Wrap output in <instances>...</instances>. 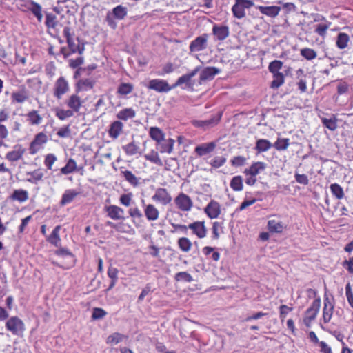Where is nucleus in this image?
<instances>
[{
  "instance_id": "1",
  "label": "nucleus",
  "mask_w": 353,
  "mask_h": 353,
  "mask_svg": "<svg viewBox=\"0 0 353 353\" xmlns=\"http://www.w3.org/2000/svg\"><path fill=\"white\" fill-rule=\"evenodd\" d=\"M76 91L75 93L70 95L65 101V104L68 109L64 110L60 108H54L55 116L61 121L65 120L72 117L75 113L79 112L84 103V99H82Z\"/></svg>"
},
{
  "instance_id": "2",
  "label": "nucleus",
  "mask_w": 353,
  "mask_h": 353,
  "mask_svg": "<svg viewBox=\"0 0 353 353\" xmlns=\"http://www.w3.org/2000/svg\"><path fill=\"white\" fill-rule=\"evenodd\" d=\"M63 36L66 38V41L70 52H65V48H62L61 50V53L65 57H68L70 54L78 52L82 54L84 50V48L80 46L79 40L78 38L74 39L73 37L74 32L72 29L69 26H65L63 31Z\"/></svg>"
},
{
  "instance_id": "3",
  "label": "nucleus",
  "mask_w": 353,
  "mask_h": 353,
  "mask_svg": "<svg viewBox=\"0 0 353 353\" xmlns=\"http://www.w3.org/2000/svg\"><path fill=\"white\" fill-rule=\"evenodd\" d=\"M19 8L23 12H30L41 23L43 20L41 6L33 0H19Z\"/></svg>"
},
{
  "instance_id": "4",
  "label": "nucleus",
  "mask_w": 353,
  "mask_h": 353,
  "mask_svg": "<svg viewBox=\"0 0 353 353\" xmlns=\"http://www.w3.org/2000/svg\"><path fill=\"white\" fill-rule=\"evenodd\" d=\"M5 326L8 331L16 336H22L26 330L24 323L17 316H13L8 318L6 322Z\"/></svg>"
},
{
  "instance_id": "5",
  "label": "nucleus",
  "mask_w": 353,
  "mask_h": 353,
  "mask_svg": "<svg viewBox=\"0 0 353 353\" xmlns=\"http://www.w3.org/2000/svg\"><path fill=\"white\" fill-rule=\"evenodd\" d=\"M70 91V84L64 77H59L54 82L52 88L53 97L58 101Z\"/></svg>"
},
{
  "instance_id": "6",
  "label": "nucleus",
  "mask_w": 353,
  "mask_h": 353,
  "mask_svg": "<svg viewBox=\"0 0 353 353\" xmlns=\"http://www.w3.org/2000/svg\"><path fill=\"white\" fill-rule=\"evenodd\" d=\"M48 141V136L46 133L41 132L37 133L29 146V151L31 154H36L44 149Z\"/></svg>"
},
{
  "instance_id": "7",
  "label": "nucleus",
  "mask_w": 353,
  "mask_h": 353,
  "mask_svg": "<svg viewBox=\"0 0 353 353\" xmlns=\"http://www.w3.org/2000/svg\"><path fill=\"white\" fill-rule=\"evenodd\" d=\"M254 6L252 0H235V3L232 7V12L235 18L239 19L245 16V9H250Z\"/></svg>"
},
{
  "instance_id": "8",
  "label": "nucleus",
  "mask_w": 353,
  "mask_h": 353,
  "mask_svg": "<svg viewBox=\"0 0 353 353\" xmlns=\"http://www.w3.org/2000/svg\"><path fill=\"white\" fill-rule=\"evenodd\" d=\"M208 39L209 34L207 33L196 37L190 43V52L195 53L206 50L208 46Z\"/></svg>"
},
{
  "instance_id": "9",
  "label": "nucleus",
  "mask_w": 353,
  "mask_h": 353,
  "mask_svg": "<svg viewBox=\"0 0 353 353\" xmlns=\"http://www.w3.org/2000/svg\"><path fill=\"white\" fill-rule=\"evenodd\" d=\"M321 307V298L317 296L313 301L312 305L307 308L305 313L303 322L306 326H309L312 321H314Z\"/></svg>"
},
{
  "instance_id": "10",
  "label": "nucleus",
  "mask_w": 353,
  "mask_h": 353,
  "mask_svg": "<svg viewBox=\"0 0 353 353\" xmlns=\"http://www.w3.org/2000/svg\"><path fill=\"white\" fill-rule=\"evenodd\" d=\"M58 249L54 250V253L58 256L68 259V265L65 268L73 267L75 264V256L67 248H63L59 245ZM52 263L57 267L65 268V267L59 265L57 262L52 261Z\"/></svg>"
},
{
  "instance_id": "11",
  "label": "nucleus",
  "mask_w": 353,
  "mask_h": 353,
  "mask_svg": "<svg viewBox=\"0 0 353 353\" xmlns=\"http://www.w3.org/2000/svg\"><path fill=\"white\" fill-rule=\"evenodd\" d=\"M147 88L157 92H168L173 89L165 80L155 79L148 82Z\"/></svg>"
},
{
  "instance_id": "12",
  "label": "nucleus",
  "mask_w": 353,
  "mask_h": 353,
  "mask_svg": "<svg viewBox=\"0 0 353 353\" xmlns=\"http://www.w3.org/2000/svg\"><path fill=\"white\" fill-rule=\"evenodd\" d=\"M177 208L183 212L190 211L193 205L192 199L189 196L184 193L179 194L174 200Z\"/></svg>"
},
{
  "instance_id": "13",
  "label": "nucleus",
  "mask_w": 353,
  "mask_h": 353,
  "mask_svg": "<svg viewBox=\"0 0 353 353\" xmlns=\"http://www.w3.org/2000/svg\"><path fill=\"white\" fill-rule=\"evenodd\" d=\"M152 199L163 205H166L171 202L172 196L165 188H159L156 190Z\"/></svg>"
},
{
  "instance_id": "14",
  "label": "nucleus",
  "mask_w": 353,
  "mask_h": 353,
  "mask_svg": "<svg viewBox=\"0 0 353 353\" xmlns=\"http://www.w3.org/2000/svg\"><path fill=\"white\" fill-rule=\"evenodd\" d=\"M212 33L216 40L223 41L229 37L230 29L228 26L214 24L212 29Z\"/></svg>"
},
{
  "instance_id": "15",
  "label": "nucleus",
  "mask_w": 353,
  "mask_h": 353,
  "mask_svg": "<svg viewBox=\"0 0 353 353\" xmlns=\"http://www.w3.org/2000/svg\"><path fill=\"white\" fill-rule=\"evenodd\" d=\"M29 92L25 85H21L17 91L13 92L11 94L12 103H23L29 99Z\"/></svg>"
},
{
  "instance_id": "16",
  "label": "nucleus",
  "mask_w": 353,
  "mask_h": 353,
  "mask_svg": "<svg viewBox=\"0 0 353 353\" xmlns=\"http://www.w3.org/2000/svg\"><path fill=\"white\" fill-rule=\"evenodd\" d=\"M221 118V114H219L216 116H213L212 118L208 120H195L192 121V124L195 127L207 129L219 123Z\"/></svg>"
},
{
  "instance_id": "17",
  "label": "nucleus",
  "mask_w": 353,
  "mask_h": 353,
  "mask_svg": "<svg viewBox=\"0 0 353 353\" xmlns=\"http://www.w3.org/2000/svg\"><path fill=\"white\" fill-rule=\"evenodd\" d=\"M188 228L199 239H203L206 236L207 229L203 221H195L190 223Z\"/></svg>"
},
{
  "instance_id": "18",
  "label": "nucleus",
  "mask_w": 353,
  "mask_h": 353,
  "mask_svg": "<svg viewBox=\"0 0 353 353\" xmlns=\"http://www.w3.org/2000/svg\"><path fill=\"white\" fill-rule=\"evenodd\" d=\"M199 69L195 68L190 73L185 74L180 77L176 83L172 85L173 88L179 86L183 83H185L188 88H192L194 85V82L191 81L192 77H194L198 72Z\"/></svg>"
},
{
  "instance_id": "19",
  "label": "nucleus",
  "mask_w": 353,
  "mask_h": 353,
  "mask_svg": "<svg viewBox=\"0 0 353 353\" xmlns=\"http://www.w3.org/2000/svg\"><path fill=\"white\" fill-rule=\"evenodd\" d=\"M204 210L208 216L213 219L217 218L221 214V206L218 202L212 200Z\"/></svg>"
},
{
  "instance_id": "20",
  "label": "nucleus",
  "mask_w": 353,
  "mask_h": 353,
  "mask_svg": "<svg viewBox=\"0 0 353 353\" xmlns=\"http://www.w3.org/2000/svg\"><path fill=\"white\" fill-rule=\"evenodd\" d=\"M256 8L259 10L261 14L266 15L271 18H275L276 17H277L281 11V8L277 6H258Z\"/></svg>"
},
{
  "instance_id": "21",
  "label": "nucleus",
  "mask_w": 353,
  "mask_h": 353,
  "mask_svg": "<svg viewBox=\"0 0 353 353\" xmlns=\"http://www.w3.org/2000/svg\"><path fill=\"white\" fill-rule=\"evenodd\" d=\"M81 192L74 190V189H68L66 190L62 195L61 199L59 202L61 206H65L68 203H70L76 196L79 195Z\"/></svg>"
},
{
  "instance_id": "22",
  "label": "nucleus",
  "mask_w": 353,
  "mask_h": 353,
  "mask_svg": "<svg viewBox=\"0 0 353 353\" xmlns=\"http://www.w3.org/2000/svg\"><path fill=\"white\" fill-rule=\"evenodd\" d=\"M334 305L328 297L324 299V306L323 309V319L325 323L331 320L333 314Z\"/></svg>"
},
{
  "instance_id": "23",
  "label": "nucleus",
  "mask_w": 353,
  "mask_h": 353,
  "mask_svg": "<svg viewBox=\"0 0 353 353\" xmlns=\"http://www.w3.org/2000/svg\"><path fill=\"white\" fill-rule=\"evenodd\" d=\"M26 116L27 117V121L30 125H39L42 123L43 117L38 110H30Z\"/></svg>"
},
{
  "instance_id": "24",
  "label": "nucleus",
  "mask_w": 353,
  "mask_h": 353,
  "mask_svg": "<svg viewBox=\"0 0 353 353\" xmlns=\"http://www.w3.org/2000/svg\"><path fill=\"white\" fill-rule=\"evenodd\" d=\"M144 214L148 221H154L159 219V212L158 209L152 204L145 205Z\"/></svg>"
},
{
  "instance_id": "25",
  "label": "nucleus",
  "mask_w": 353,
  "mask_h": 353,
  "mask_svg": "<svg viewBox=\"0 0 353 353\" xmlns=\"http://www.w3.org/2000/svg\"><path fill=\"white\" fill-rule=\"evenodd\" d=\"M266 168V165L263 162H256L253 163L249 168L245 169L243 172L245 175L251 174L256 176Z\"/></svg>"
},
{
  "instance_id": "26",
  "label": "nucleus",
  "mask_w": 353,
  "mask_h": 353,
  "mask_svg": "<svg viewBox=\"0 0 353 353\" xmlns=\"http://www.w3.org/2000/svg\"><path fill=\"white\" fill-rule=\"evenodd\" d=\"M61 225H57L52 230V233L46 238V240L50 244L55 247H59L61 238L59 236V231Z\"/></svg>"
},
{
  "instance_id": "27",
  "label": "nucleus",
  "mask_w": 353,
  "mask_h": 353,
  "mask_svg": "<svg viewBox=\"0 0 353 353\" xmlns=\"http://www.w3.org/2000/svg\"><path fill=\"white\" fill-rule=\"evenodd\" d=\"M220 70L215 67H207L204 68L200 74V81H204L209 79H212L216 74L219 73Z\"/></svg>"
},
{
  "instance_id": "28",
  "label": "nucleus",
  "mask_w": 353,
  "mask_h": 353,
  "mask_svg": "<svg viewBox=\"0 0 353 353\" xmlns=\"http://www.w3.org/2000/svg\"><path fill=\"white\" fill-rule=\"evenodd\" d=\"M268 228L270 232L281 233L285 228V226L281 221L270 219L268 221Z\"/></svg>"
},
{
  "instance_id": "29",
  "label": "nucleus",
  "mask_w": 353,
  "mask_h": 353,
  "mask_svg": "<svg viewBox=\"0 0 353 353\" xmlns=\"http://www.w3.org/2000/svg\"><path fill=\"white\" fill-rule=\"evenodd\" d=\"M215 142H210L206 143H202L195 148V152L197 154H204L212 152L216 148Z\"/></svg>"
},
{
  "instance_id": "30",
  "label": "nucleus",
  "mask_w": 353,
  "mask_h": 353,
  "mask_svg": "<svg viewBox=\"0 0 353 353\" xmlns=\"http://www.w3.org/2000/svg\"><path fill=\"white\" fill-rule=\"evenodd\" d=\"M26 175L30 176L29 178L26 179V181L32 184H37L43 177V173L41 169H37L32 172H26Z\"/></svg>"
},
{
  "instance_id": "31",
  "label": "nucleus",
  "mask_w": 353,
  "mask_h": 353,
  "mask_svg": "<svg viewBox=\"0 0 353 353\" xmlns=\"http://www.w3.org/2000/svg\"><path fill=\"white\" fill-rule=\"evenodd\" d=\"M94 81L90 79H80L77 83L76 91L79 92L81 91H88L93 88Z\"/></svg>"
},
{
  "instance_id": "32",
  "label": "nucleus",
  "mask_w": 353,
  "mask_h": 353,
  "mask_svg": "<svg viewBox=\"0 0 353 353\" xmlns=\"http://www.w3.org/2000/svg\"><path fill=\"white\" fill-rule=\"evenodd\" d=\"M349 41V35L345 32H340L336 37V46L339 49L343 50L347 47Z\"/></svg>"
},
{
  "instance_id": "33",
  "label": "nucleus",
  "mask_w": 353,
  "mask_h": 353,
  "mask_svg": "<svg viewBox=\"0 0 353 353\" xmlns=\"http://www.w3.org/2000/svg\"><path fill=\"white\" fill-rule=\"evenodd\" d=\"M150 137L158 143L161 142L164 139V133L157 127H151L149 131Z\"/></svg>"
},
{
  "instance_id": "34",
  "label": "nucleus",
  "mask_w": 353,
  "mask_h": 353,
  "mask_svg": "<svg viewBox=\"0 0 353 353\" xmlns=\"http://www.w3.org/2000/svg\"><path fill=\"white\" fill-rule=\"evenodd\" d=\"M45 25L48 30H55L58 26L57 17L52 13L46 12Z\"/></svg>"
},
{
  "instance_id": "35",
  "label": "nucleus",
  "mask_w": 353,
  "mask_h": 353,
  "mask_svg": "<svg viewBox=\"0 0 353 353\" xmlns=\"http://www.w3.org/2000/svg\"><path fill=\"white\" fill-rule=\"evenodd\" d=\"M135 114V111L132 108H124L117 113V117L120 120L127 121L129 119L134 118Z\"/></svg>"
},
{
  "instance_id": "36",
  "label": "nucleus",
  "mask_w": 353,
  "mask_h": 353,
  "mask_svg": "<svg viewBox=\"0 0 353 353\" xmlns=\"http://www.w3.org/2000/svg\"><path fill=\"white\" fill-rule=\"evenodd\" d=\"M272 147V144L267 139H259L256 143L255 148L258 152H264Z\"/></svg>"
},
{
  "instance_id": "37",
  "label": "nucleus",
  "mask_w": 353,
  "mask_h": 353,
  "mask_svg": "<svg viewBox=\"0 0 353 353\" xmlns=\"http://www.w3.org/2000/svg\"><path fill=\"white\" fill-rule=\"evenodd\" d=\"M12 200H16L19 202H24L28 199V194L24 190H15L10 196Z\"/></svg>"
},
{
  "instance_id": "38",
  "label": "nucleus",
  "mask_w": 353,
  "mask_h": 353,
  "mask_svg": "<svg viewBox=\"0 0 353 353\" xmlns=\"http://www.w3.org/2000/svg\"><path fill=\"white\" fill-rule=\"evenodd\" d=\"M272 77H273V80L271 82V85H270L271 88H273V89L279 88L284 83L285 76L282 72L272 74Z\"/></svg>"
},
{
  "instance_id": "39",
  "label": "nucleus",
  "mask_w": 353,
  "mask_h": 353,
  "mask_svg": "<svg viewBox=\"0 0 353 353\" xmlns=\"http://www.w3.org/2000/svg\"><path fill=\"white\" fill-rule=\"evenodd\" d=\"M321 122L323 126L331 131H334L337 128V120L335 116H333V117L330 119L323 117L321 118Z\"/></svg>"
},
{
  "instance_id": "40",
  "label": "nucleus",
  "mask_w": 353,
  "mask_h": 353,
  "mask_svg": "<svg viewBox=\"0 0 353 353\" xmlns=\"http://www.w3.org/2000/svg\"><path fill=\"white\" fill-rule=\"evenodd\" d=\"M127 13V8L121 5L117 6L112 10V14L114 17L119 20L123 19L126 17Z\"/></svg>"
},
{
  "instance_id": "41",
  "label": "nucleus",
  "mask_w": 353,
  "mask_h": 353,
  "mask_svg": "<svg viewBox=\"0 0 353 353\" xmlns=\"http://www.w3.org/2000/svg\"><path fill=\"white\" fill-rule=\"evenodd\" d=\"M300 54L308 61L314 59L317 56L316 52L314 49L310 48H303L301 49Z\"/></svg>"
},
{
  "instance_id": "42",
  "label": "nucleus",
  "mask_w": 353,
  "mask_h": 353,
  "mask_svg": "<svg viewBox=\"0 0 353 353\" xmlns=\"http://www.w3.org/2000/svg\"><path fill=\"white\" fill-rule=\"evenodd\" d=\"M178 245L183 252H188L191 250L192 244L187 237H181L178 240Z\"/></svg>"
},
{
  "instance_id": "43",
  "label": "nucleus",
  "mask_w": 353,
  "mask_h": 353,
  "mask_svg": "<svg viewBox=\"0 0 353 353\" xmlns=\"http://www.w3.org/2000/svg\"><path fill=\"white\" fill-rule=\"evenodd\" d=\"M230 187L234 191H241L243 190V179L241 176H234L230 181Z\"/></svg>"
},
{
  "instance_id": "44",
  "label": "nucleus",
  "mask_w": 353,
  "mask_h": 353,
  "mask_svg": "<svg viewBox=\"0 0 353 353\" xmlns=\"http://www.w3.org/2000/svg\"><path fill=\"white\" fill-rule=\"evenodd\" d=\"M330 191L333 196L337 199H341L344 196V192L342 187L338 183H332L330 185Z\"/></svg>"
},
{
  "instance_id": "45",
  "label": "nucleus",
  "mask_w": 353,
  "mask_h": 353,
  "mask_svg": "<svg viewBox=\"0 0 353 353\" xmlns=\"http://www.w3.org/2000/svg\"><path fill=\"white\" fill-rule=\"evenodd\" d=\"M174 141L172 139H163L161 143L160 152L162 153H170L172 150Z\"/></svg>"
},
{
  "instance_id": "46",
  "label": "nucleus",
  "mask_w": 353,
  "mask_h": 353,
  "mask_svg": "<svg viewBox=\"0 0 353 353\" xmlns=\"http://www.w3.org/2000/svg\"><path fill=\"white\" fill-rule=\"evenodd\" d=\"M123 124L119 121L112 123V138H117L122 132Z\"/></svg>"
},
{
  "instance_id": "47",
  "label": "nucleus",
  "mask_w": 353,
  "mask_h": 353,
  "mask_svg": "<svg viewBox=\"0 0 353 353\" xmlns=\"http://www.w3.org/2000/svg\"><path fill=\"white\" fill-rule=\"evenodd\" d=\"M283 63L280 60H274L269 63L268 70L270 73H281L279 70L283 68Z\"/></svg>"
},
{
  "instance_id": "48",
  "label": "nucleus",
  "mask_w": 353,
  "mask_h": 353,
  "mask_svg": "<svg viewBox=\"0 0 353 353\" xmlns=\"http://www.w3.org/2000/svg\"><path fill=\"white\" fill-rule=\"evenodd\" d=\"M289 144V139L278 138L274 143L272 144V147L275 148L277 150H283L288 148Z\"/></svg>"
},
{
  "instance_id": "49",
  "label": "nucleus",
  "mask_w": 353,
  "mask_h": 353,
  "mask_svg": "<svg viewBox=\"0 0 353 353\" xmlns=\"http://www.w3.org/2000/svg\"><path fill=\"white\" fill-rule=\"evenodd\" d=\"M133 90V85L129 83H122L117 89V92L121 95H126Z\"/></svg>"
},
{
  "instance_id": "50",
  "label": "nucleus",
  "mask_w": 353,
  "mask_h": 353,
  "mask_svg": "<svg viewBox=\"0 0 353 353\" xmlns=\"http://www.w3.org/2000/svg\"><path fill=\"white\" fill-rule=\"evenodd\" d=\"M76 168V162L73 159H70L66 165L61 169V172L63 174H68L74 171Z\"/></svg>"
},
{
  "instance_id": "51",
  "label": "nucleus",
  "mask_w": 353,
  "mask_h": 353,
  "mask_svg": "<svg viewBox=\"0 0 353 353\" xmlns=\"http://www.w3.org/2000/svg\"><path fill=\"white\" fill-rule=\"evenodd\" d=\"M174 279L176 281H184L190 283L193 281L192 276L187 272H179L175 274Z\"/></svg>"
},
{
  "instance_id": "52",
  "label": "nucleus",
  "mask_w": 353,
  "mask_h": 353,
  "mask_svg": "<svg viewBox=\"0 0 353 353\" xmlns=\"http://www.w3.org/2000/svg\"><path fill=\"white\" fill-rule=\"evenodd\" d=\"M331 26V22L326 21L325 23L319 24L316 29L315 32L321 37H324L326 34L327 30Z\"/></svg>"
},
{
  "instance_id": "53",
  "label": "nucleus",
  "mask_w": 353,
  "mask_h": 353,
  "mask_svg": "<svg viewBox=\"0 0 353 353\" xmlns=\"http://www.w3.org/2000/svg\"><path fill=\"white\" fill-rule=\"evenodd\" d=\"M124 211L122 208L112 205V219H123Z\"/></svg>"
},
{
  "instance_id": "54",
  "label": "nucleus",
  "mask_w": 353,
  "mask_h": 353,
  "mask_svg": "<svg viewBox=\"0 0 353 353\" xmlns=\"http://www.w3.org/2000/svg\"><path fill=\"white\" fill-rule=\"evenodd\" d=\"M107 312L102 308L94 307L92 310V319L93 320H99L104 317Z\"/></svg>"
},
{
  "instance_id": "55",
  "label": "nucleus",
  "mask_w": 353,
  "mask_h": 353,
  "mask_svg": "<svg viewBox=\"0 0 353 353\" xmlns=\"http://www.w3.org/2000/svg\"><path fill=\"white\" fill-rule=\"evenodd\" d=\"M294 178L296 181L299 184L307 185L309 183L307 176L304 174H300L297 171L294 173Z\"/></svg>"
},
{
  "instance_id": "56",
  "label": "nucleus",
  "mask_w": 353,
  "mask_h": 353,
  "mask_svg": "<svg viewBox=\"0 0 353 353\" xmlns=\"http://www.w3.org/2000/svg\"><path fill=\"white\" fill-rule=\"evenodd\" d=\"M125 179L132 185L136 186L139 183V181L136 176L130 171H125L123 172Z\"/></svg>"
},
{
  "instance_id": "57",
  "label": "nucleus",
  "mask_w": 353,
  "mask_h": 353,
  "mask_svg": "<svg viewBox=\"0 0 353 353\" xmlns=\"http://www.w3.org/2000/svg\"><path fill=\"white\" fill-rule=\"evenodd\" d=\"M128 336L118 332L112 334V343L117 344L128 339Z\"/></svg>"
},
{
  "instance_id": "58",
  "label": "nucleus",
  "mask_w": 353,
  "mask_h": 353,
  "mask_svg": "<svg viewBox=\"0 0 353 353\" xmlns=\"http://www.w3.org/2000/svg\"><path fill=\"white\" fill-rule=\"evenodd\" d=\"M345 294L348 303L353 308V292L350 283H347L345 286Z\"/></svg>"
},
{
  "instance_id": "59",
  "label": "nucleus",
  "mask_w": 353,
  "mask_h": 353,
  "mask_svg": "<svg viewBox=\"0 0 353 353\" xmlns=\"http://www.w3.org/2000/svg\"><path fill=\"white\" fill-rule=\"evenodd\" d=\"M125 151L128 154H137L140 153L139 148L133 143L128 144L125 148Z\"/></svg>"
},
{
  "instance_id": "60",
  "label": "nucleus",
  "mask_w": 353,
  "mask_h": 353,
  "mask_svg": "<svg viewBox=\"0 0 353 353\" xmlns=\"http://www.w3.org/2000/svg\"><path fill=\"white\" fill-rule=\"evenodd\" d=\"M225 162V159L223 156H216L211 161V165L216 168L221 167Z\"/></svg>"
},
{
  "instance_id": "61",
  "label": "nucleus",
  "mask_w": 353,
  "mask_h": 353,
  "mask_svg": "<svg viewBox=\"0 0 353 353\" xmlns=\"http://www.w3.org/2000/svg\"><path fill=\"white\" fill-rule=\"evenodd\" d=\"M57 136L61 138H66L70 136V129L69 125L61 128L57 132Z\"/></svg>"
},
{
  "instance_id": "62",
  "label": "nucleus",
  "mask_w": 353,
  "mask_h": 353,
  "mask_svg": "<svg viewBox=\"0 0 353 353\" xmlns=\"http://www.w3.org/2000/svg\"><path fill=\"white\" fill-rule=\"evenodd\" d=\"M292 310V307H290L285 305H281L279 307L280 318H281V321H283V319L286 317L287 314Z\"/></svg>"
},
{
  "instance_id": "63",
  "label": "nucleus",
  "mask_w": 353,
  "mask_h": 353,
  "mask_svg": "<svg viewBox=\"0 0 353 353\" xmlns=\"http://www.w3.org/2000/svg\"><path fill=\"white\" fill-rule=\"evenodd\" d=\"M119 201L122 205L128 207L130 205L132 201V194H123L120 196Z\"/></svg>"
},
{
  "instance_id": "64",
  "label": "nucleus",
  "mask_w": 353,
  "mask_h": 353,
  "mask_svg": "<svg viewBox=\"0 0 353 353\" xmlns=\"http://www.w3.org/2000/svg\"><path fill=\"white\" fill-rule=\"evenodd\" d=\"M174 67L173 63H172L171 62H168L163 65L162 68V72L160 73V75L163 76L166 74L172 73V72H174Z\"/></svg>"
}]
</instances>
